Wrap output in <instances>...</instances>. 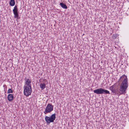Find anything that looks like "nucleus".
I'll use <instances>...</instances> for the list:
<instances>
[{"instance_id": "1", "label": "nucleus", "mask_w": 129, "mask_h": 129, "mask_svg": "<svg viewBox=\"0 0 129 129\" xmlns=\"http://www.w3.org/2000/svg\"><path fill=\"white\" fill-rule=\"evenodd\" d=\"M127 78L125 75L121 76L119 79V81H123L120 85L119 84L115 83L110 87V89L112 92L115 94L119 93L120 94L125 93V90L128 86Z\"/></svg>"}, {"instance_id": "2", "label": "nucleus", "mask_w": 129, "mask_h": 129, "mask_svg": "<svg viewBox=\"0 0 129 129\" xmlns=\"http://www.w3.org/2000/svg\"><path fill=\"white\" fill-rule=\"evenodd\" d=\"M93 92L94 93L98 94H110L109 91L108 90L105 89L100 88L96 89L94 90Z\"/></svg>"}, {"instance_id": "3", "label": "nucleus", "mask_w": 129, "mask_h": 129, "mask_svg": "<svg viewBox=\"0 0 129 129\" xmlns=\"http://www.w3.org/2000/svg\"><path fill=\"white\" fill-rule=\"evenodd\" d=\"M56 118V114H52L50 117L46 116L45 119L47 123L49 124L51 122H54Z\"/></svg>"}, {"instance_id": "4", "label": "nucleus", "mask_w": 129, "mask_h": 129, "mask_svg": "<svg viewBox=\"0 0 129 129\" xmlns=\"http://www.w3.org/2000/svg\"><path fill=\"white\" fill-rule=\"evenodd\" d=\"M32 92L31 87L24 86V93L26 96L30 95Z\"/></svg>"}, {"instance_id": "5", "label": "nucleus", "mask_w": 129, "mask_h": 129, "mask_svg": "<svg viewBox=\"0 0 129 129\" xmlns=\"http://www.w3.org/2000/svg\"><path fill=\"white\" fill-rule=\"evenodd\" d=\"M53 106L50 104H48L44 112V113L46 114L47 113H50L53 110Z\"/></svg>"}, {"instance_id": "6", "label": "nucleus", "mask_w": 129, "mask_h": 129, "mask_svg": "<svg viewBox=\"0 0 129 129\" xmlns=\"http://www.w3.org/2000/svg\"><path fill=\"white\" fill-rule=\"evenodd\" d=\"M13 12L14 15V18L18 19L19 15L18 12V9L17 6L15 5V6L14 9L13 10Z\"/></svg>"}, {"instance_id": "7", "label": "nucleus", "mask_w": 129, "mask_h": 129, "mask_svg": "<svg viewBox=\"0 0 129 129\" xmlns=\"http://www.w3.org/2000/svg\"><path fill=\"white\" fill-rule=\"evenodd\" d=\"M26 82H25V84L26 85L25 86H29L31 87V81L28 79H26Z\"/></svg>"}, {"instance_id": "8", "label": "nucleus", "mask_w": 129, "mask_h": 129, "mask_svg": "<svg viewBox=\"0 0 129 129\" xmlns=\"http://www.w3.org/2000/svg\"><path fill=\"white\" fill-rule=\"evenodd\" d=\"M13 96L12 94H9L8 96V100L9 101H11L13 100Z\"/></svg>"}, {"instance_id": "9", "label": "nucleus", "mask_w": 129, "mask_h": 129, "mask_svg": "<svg viewBox=\"0 0 129 129\" xmlns=\"http://www.w3.org/2000/svg\"><path fill=\"white\" fill-rule=\"evenodd\" d=\"M40 86L42 90L44 89L46 87L45 84L44 83H41L40 84Z\"/></svg>"}, {"instance_id": "10", "label": "nucleus", "mask_w": 129, "mask_h": 129, "mask_svg": "<svg viewBox=\"0 0 129 129\" xmlns=\"http://www.w3.org/2000/svg\"><path fill=\"white\" fill-rule=\"evenodd\" d=\"M59 5L63 9H67L68 8L67 7L66 5L63 3H60Z\"/></svg>"}, {"instance_id": "11", "label": "nucleus", "mask_w": 129, "mask_h": 129, "mask_svg": "<svg viewBox=\"0 0 129 129\" xmlns=\"http://www.w3.org/2000/svg\"><path fill=\"white\" fill-rule=\"evenodd\" d=\"M15 3L14 0H11L10 2V4L11 6H13L15 5Z\"/></svg>"}, {"instance_id": "12", "label": "nucleus", "mask_w": 129, "mask_h": 129, "mask_svg": "<svg viewBox=\"0 0 129 129\" xmlns=\"http://www.w3.org/2000/svg\"><path fill=\"white\" fill-rule=\"evenodd\" d=\"M13 93V91L11 89H9L7 91V93Z\"/></svg>"}, {"instance_id": "13", "label": "nucleus", "mask_w": 129, "mask_h": 129, "mask_svg": "<svg viewBox=\"0 0 129 129\" xmlns=\"http://www.w3.org/2000/svg\"><path fill=\"white\" fill-rule=\"evenodd\" d=\"M3 87L4 88V91H5V93H6V89L7 88V86L6 85H3Z\"/></svg>"}]
</instances>
